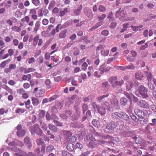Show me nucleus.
Listing matches in <instances>:
<instances>
[{"mask_svg": "<svg viewBox=\"0 0 156 156\" xmlns=\"http://www.w3.org/2000/svg\"><path fill=\"white\" fill-rule=\"evenodd\" d=\"M115 123L114 121H111L108 123L105 126H103V128L105 131L107 133H109L110 131L114 130L116 127H117V129H122L124 125L123 122L122 120H119L116 123Z\"/></svg>", "mask_w": 156, "mask_h": 156, "instance_id": "nucleus-1", "label": "nucleus"}, {"mask_svg": "<svg viewBox=\"0 0 156 156\" xmlns=\"http://www.w3.org/2000/svg\"><path fill=\"white\" fill-rule=\"evenodd\" d=\"M29 129L32 134L34 135L36 134L41 136L42 135V131L40 128L39 126L37 124H35L34 126L30 127Z\"/></svg>", "mask_w": 156, "mask_h": 156, "instance_id": "nucleus-2", "label": "nucleus"}, {"mask_svg": "<svg viewBox=\"0 0 156 156\" xmlns=\"http://www.w3.org/2000/svg\"><path fill=\"white\" fill-rule=\"evenodd\" d=\"M147 89L143 85H140L137 89L136 92H138L143 98L148 97L147 94Z\"/></svg>", "mask_w": 156, "mask_h": 156, "instance_id": "nucleus-3", "label": "nucleus"}, {"mask_svg": "<svg viewBox=\"0 0 156 156\" xmlns=\"http://www.w3.org/2000/svg\"><path fill=\"white\" fill-rule=\"evenodd\" d=\"M43 41L38 34L36 35L34 37L32 43V45L34 47H36L37 45L40 47L43 44Z\"/></svg>", "mask_w": 156, "mask_h": 156, "instance_id": "nucleus-4", "label": "nucleus"}, {"mask_svg": "<svg viewBox=\"0 0 156 156\" xmlns=\"http://www.w3.org/2000/svg\"><path fill=\"white\" fill-rule=\"evenodd\" d=\"M96 50L97 52H98L100 51L101 52V55L104 56H108L109 52V51L107 49L105 50L103 46L101 45H99L97 47Z\"/></svg>", "mask_w": 156, "mask_h": 156, "instance_id": "nucleus-5", "label": "nucleus"}, {"mask_svg": "<svg viewBox=\"0 0 156 156\" xmlns=\"http://www.w3.org/2000/svg\"><path fill=\"white\" fill-rule=\"evenodd\" d=\"M137 104L142 108L147 109L149 107V105L148 102L144 100H141L139 101L137 103Z\"/></svg>", "mask_w": 156, "mask_h": 156, "instance_id": "nucleus-6", "label": "nucleus"}, {"mask_svg": "<svg viewBox=\"0 0 156 156\" xmlns=\"http://www.w3.org/2000/svg\"><path fill=\"white\" fill-rule=\"evenodd\" d=\"M135 140L136 144H140L141 145L143 146H146V141L143 140L140 137H136L135 138Z\"/></svg>", "mask_w": 156, "mask_h": 156, "instance_id": "nucleus-7", "label": "nucleus"}, {"mask_svg": "<svg viewBox=\"0 0 156 156\" xmlns=\"http://www.w3.org/2000/svg\"><path fill=\"white\" fill-rule=\"evenodd\" d=\"M134 112L135 114L138 116L140 119H144V118L143 117V116L145 115L144 113L142 110L137 109L135 110Z\"/></svg>", "mask_w": 156, "mask_h": 156, "instance_id": "nucleus-8", "label": "nucleus"}, {"mask_svg": "<svg viewBox=\"0 0 156 156\" xmlns=\"http://www.w3.org/2000/svg\"><path fill=\"white\" fill-rule=\"evenodd\" d=\"M83 11L84 14L88 17L92 18L93 14L91 9L88 7H85L83 9Z\"/></svg>", "mask_w": 156, "mask_h": 156, "instance_id": "nucleus-9", "label": "nucleus"}, {"mask_svg": "<svg viewBox=\"0 0 156 156\" xmlns=\"http://www.w3.org/2000/svg\"><path fill=\"white\" fill-rule=\"evenodd\" d=\"M124 83V80H121L120 81H118L117 80L112 85V86L114 88H117L118 87H120Z\"/></svg>", "mask_w": 156, "mask_h": 156, "instance_id": "nucleus-10", "label": "nucleus"}, {"mask_svg": "<svg viewBox=\"0 0 156 156\" xmlns=\"http://www.w3.org/2000/svg\"><path fill=\"white\" fill-rule=\"evenodd\" d=\"M20 69L22 72H23L25 74L33 72L35 70L34 69L32 68H29L28 69H27L25 67H21L20 68Z\"/></svg>", "mask_w": 156, "mask_h": 156, "instance_id": "nucleus-11", "label": "nucleus"}, {"mask_svg": "<svg viewBox=\"0 0 156 156\" xmlns=\"http://www.w3.org/2000/svg\"><path fill=\"white\" fill-rule=\"evenodd\" d=\"M135 76V78L138 80H141L144 77L143 73L139 71L136 73Z\"/></svg>", "mask_w": 156, "mask_h": 156, "instance_id": "nucleus-12", "label": "nucleus"}, {"mask_svg": "<svg viewBox=\"0 0 156 156\" xmlns=\"http://www.w3.org/2000/svg\"><path fill=\"white\" fill-rule=\"evenodd\" d=\"M97 142L98 141L94 138L90 141L88 144V146L91 148L95 147L98 145Z\"/></svg>", "mask_w": 156, "mask_h": 156, "instance_id": "nucleus-13", "label": "nucleus"}, {"mask_svg": "<svg viewBox=\"0 0 156 156\" xmlns=\"http://www.w3.org/2000/svg\"><path fill=\"white\" fill-rule=\"evenodd\" d=\"M8 53L4 55V58H7L9 56L10 57L13 56L14 53V51L12 48H10L8 50Z\"/></svg>", "mask_w": 156, "mask_h": 156, "instance_id": "nucleus-14", "label": "nucleus"}, {"mask_svg": "<svg viewBox=\"0 0 156 156\" xmlns=\"http://www.w3.org/2000/svg\"><path fill=\"white\" fill-rule=\"evenodd\" d=\"M122 112L119 113L118 112H115L112 113V116L114 119H119L122 118Z\"/></svg>", "mask_w": 156, "mask_h": 156, "instance_id": "nucleus-15", "label": "nucleus"}, {"mask_svg": "<svg viewBox=\"0 0 156 156\" xmlns=\"http://www.w3.org/2000/svg\"><path fill=\"white\" fill-rule=\"evenodd\" d=\"M31 100L33 105L35 106H37L40 103L39 99L35 97H32Z\"/></svg>", "mask_w": 156, "mask_h": 156, "instance_id": "nucleus-16", "label": "nucleus"}, {"mask_svg": "<svg viewBox=\"0 0 156 156\" xmlns=\"http://www.w3.org/2000/svg\"><path fill=\"white\" fill-rule=\"evenodd\" d=\"M11 61V60L9 59L2 62L0 64V68L1 69L4 68L6 66V64L9 63Z\"/></svg>", "mask_w": 156, "mask_h": 156, "instance_id": "nucleus-17", "label": "nucleus"}, {"mask_svg": "<svg viewBox=\"0 0 156 156\" xmlns=\"http://www.w3.org/2000/svg\"><path fill=\"white\" fill-rule=\"evenodd\" d=\"M67 30L64 29L62 30L59 34V36L60 38H64L66 37Z\"/></svg>", "mask_w": 156, "mask_h": 156, "instance_id": "nucleus-18", "label": "nucleus"}, {"mask_svg": "<svg viewBox=\"0 0 156 156\" xmlns=\"http://www.w3.org/2000/svg\"><path fill=\"white\" fill-rule=\"evenodd\" d=\"M82 9V5H79L78 6L77 9H75L74 11V13L76 15H79L81 12V11Z\"/></svg>", "mask_w": 156, "mask_h": 156, "instance_id": "nucleus-19", "label": "nucleus"}, {"mask_svg": "<svg viewBox=\"0 0 156 156\" xmlns=\"http://www.w3.org/2000/svg\"><path fill=\"white\" fill-rule=\"evenodd\" d=\"M145 75L147 77V79L148 81H151L152 78V75L151 72L145 71L144 72Z\"/></svg>", "mask_w": 156, "mask_h": 156, "instance_id": "nucleus-20", "label": "nucleus"}, {"mask_svg": "<svg viewBox=\"0 0 156 156\" xmlns=\"http://www.w3.org/2000/svg\"><path fill=\"white\" fill-rule=\"evenodd\" d=\"M66 147L69 151H72L74 150L75 148V146L74 144L70 143H68L67 144Z\"/></svg>", "mask_w": 156, "mask_h": 156, "instance_id": "nucleus-21", "label": "nucleus"}, {"mask_svg": "<svg viewBox=\"0 0 156 156\" xmlns=\"http://www.w3.org/2000/svg\"><path fill=\"white\" fill-rule=\"evenodd\" d=\"M117 78L116 76H111L108 79V81L112 85L113 83L117 80Z\"/></svg>", "mask_w": 156, "mask_h": 156, "instance_id": "nucleus-22", "label": "nucleus"}, {"mask_svg": "<svg viewBox=\"0 0 156 156\" xmlns=\"http://www.w3.org/2000/svg\"><path fill=\"white\" fill-rule=\"evenodd\" d=\"M64 134L65 137L66 139L69 138L72 135V133L69 131H64Z\"/></svg>", "mask_w": 156, "mask_h": 156, "instance_id": "nucleus-23", "label": "nucleus"}, {"mask_svg": "<svg viewBox=\"0 0 156 156\" xmlns=\"http://www.w3.org/2000/svg\"><path fill=\"white\" fill-rule=\"evenodd\" d=\"M94 138L93 135L91 133H89L86 135V141H90Z\"/></svg>", "mask_w": 156, "mask_h": 156, "instance_id": "nucleus-24", "label": "nucleus"}, {"mask_svg": "<svg viewBox=\"0 0 156 156\" xmlns=\"http://www.w3.org/2000/svg\"><path fill=\"white\" fill-rule=\"evenodd\" d=\"M133 133V131H125L123 133V135L124 136L129 137L132 136Z\"/></svg>", "mask_w": 156, "mask_h": 156, "instance_id": "nucleus-25", "label": "nucleus"}, {"mask_svg": "<svg viewBox=\"0 0 156 156\" xmlns=\"http://www.w3.org/2000/svg\"><path fill=\"white\" fill-rule=\"evenodd\" d=\"M26 134L25 130L24 129L21 130L20 131H17V134L19 137H22Z\"/></svg>", "mask_w": 156, "mask_h": 156, "instance_id": "nucleus-26", "label": "nucleus"}, {"mask_svg": "<svg viewBox=\"0 0 156 156\" xmlns=\"http://www.w3.org/2000/svg\"><path fill=\"white\" fill-rule=\"evenodd\" d=\"M48 127L50 129L53 131L55 132H56L57 131L58 129L55 126L51 124H49Z\"/></svg>", "mask_w": 156, "mask_h": 156, "instance_id": "nucleus-27", "label": "nucleus"}, {"mask_svg": "<svg viewBox=\"0 0 156 156\" xmlns=\"http://www.w3.org/2000/svg\"><path fill=\"white\" fill-rule=\"evenodd\" d=\"M124 94L131 101L132 97H133V95L132 93H128L127 91H125L124 92Z\"/></svg>", "mask_w": 156, "mask_h": 156, "instance_id": "nucleus-28", "label": "nucleus"}, {"mask_svg": "<svg viewBox=\"0 0 156 156\" xmlns=\"http://www.w3.org/2000/svg\"><path fill=\"white\" fill-rule=\"evenodd\" d=\"M97 110L98 111L99 113L101 115L104 114L106 112V109L105 108H103L102 106L101 108L99 107Z\"/></svg>", "mask_w": 156, "mask_h": 156, "instance_id": "nucleus-29", "label": "nucleus"}, {"mask_svg": "<svg viewBox=\"0 0 156 156\" xmlns=\"http://www.w3.org/2000/svg\"><path fill=\"white\" fill-rule=\"evenodd\" d=\"M122 118L121 119H124L126 121H129V117L126 113L122 112Z\"/></svg>", "mask_w": 156, "mask_h": 156, "instance_id": "nucleus-30", "label": "nucleus"}, {"mask_svg": "<svg viewBox=\"0 0 156 156\" xmlns=\"http://www.w3.org/2000/svg\"><path fill=\"white\" fill-rule=\"evenodd\" d=\"M102 25V23L101 22H99L95 25L90 30L91 31L94 30L95 29L98 28L99 27Z\"/></svg>", "mask_w": 156, "mask_h": 156, "instance_id": "nucleus-31", "label": "nucleus"}, {"mask_svg": "<svg viewBox=\"0 0 156 156\" xmlns=\"http://www.w3.org/2000/svg\"><path fill=\"white\" fill-rule=\"evenodd\" d=\"M111 104L114 107H117L118 105V101L116 98H113L111 101Z\"/></svg>", "mask_w": 156, "mask_h": 156, "instance_id": "nucleus-32", "label": "nucleus"}, {"mask_svg": "<svg viewBox=\"0 0 156 156\" xmlns=\"http://www.w3.org/2000/svg\"><path fill=\"white\" fill-rule=\"evenodd\" d=\"M143 27L142 25H141L138 26H131V27L132 29L134 31L136 32L137 31L140 30V29Z\"/></svg>", "mask_w": 156, "mask_h": 156, "instance_id": "nucleus-33", "label": "nucleus"}, {"mask_svg": "<svg viewBox=\"0 0 156 156\" xmlns=\"http://www.w3.org/2000/svg\"><path fill=\"white\" fill-rule=\"evenodd\" d=\"M11 29L12 31L16 32H20L21 30L20 28L16 26H12L11 27Z\"/></svg>", "mask_w": 156, "mask_h": 156, "instance_id": "nucleus-34", "label": "nucleus"}, {"mask_svg": "<svg viewBox=\"0 0 156 156\" xmlns=\"http://www.w3.org/2000/svg\"><path fill=\"white\" fill-rule=\"evenodd\" d=\"M55 1L52 0L51 1L48 7V9L49 10H52L53 9L54 7L55 6Z\"/></svg>", "mask_w": 156, "mask_h": 156, "instance_id": "nucleus-35", "label": "nucleus"}, {"mask_svg": "<svg viewBox=\"0 0 156 156\" xmlns=\"http://www.w3.org/2000/svg\"><path fill=\"white\" fill-rule=\"evenodd\" d=\"M127 101V99L126 98H122L120 100V104L123 106L125 105Z\"/></svg>", "mask_w": 156, "mask_h": 156, "instance_id": "nucleus-36", "label": "nucleus"}, {"mask_svg": "<svg viewBox=\"0 0 156 156\" xmlns=\"http://www.w3.org/2000/svg\"><path fill=\"white\" fill-rule=\"evenodd\" d=\"M19 152L16 154V156H27V154L25 152L21 150H19Z\"/></svg>", "mask_w": 156, "mask_h": 156, "instance_id": "nucleus-37", "label": "nucleus"}, {"mask_svg": "<svg viewBox=\"0 0 156 156\" xmlns=\"http://www.w3.org/2000/svg\"><path fill=\"white\" fill-rule=\"evenodd\" d=\"M36 142L37 144L39 146L44 144V142L43 139L41 138H39L36 140Z\"/></svg>", "mask_w": 156, "mask_h": 156, "instance_id": "nucleus-38", "label": "nucleus"}, {"mask_svg": "<svg viewBox=\"0 0 156 156\" xmlns=\"http://www.w3.org/2000/svg\"><path fill=\"white\" fill-rule=\"evenodd\" d=\"M109 95L108 93H107L106 94L103 95L102 96L100 97H99L98 98V100L99 102H101L103 100V99L105 98L108 97Z\"/></svg>", "mask_w": 156, "mask_h": 156, "instance_id": "nucleus-39", "label": "nucleus"}, {"mask_svg": "<svg viewBox=\"0 0 156 156\" xmlns=\"http://www.w3.org/2000/svg\"><path fill=\"white\" fill-rule=\"evenodd\" d=\"M26 111V109L25 108L22 109L21 108H17L16 109L15 113H22Z\"/></svg>", "mask_w": 156, "mask_h": 156, "instance_id": "nucleus-40", "label": "nucleus"}, {"mask_svg": "<svg viewBox=\"0 0 156 156\" xmlns=\"http://www.w3.org/2000/svg\"><path fill=\"white\" fill-rule=\"evenodd\" d=\"M102 106L106 109H108L110 106L109 103L106 101L103 102L102 104Z\"/></svg>", "mask_w": 156, "mask_h": 156, "instance_id": "nucleus-41", "label": "nucleus"}, {"mask_svg": "<svg viewBox=\"0 0 156 156\" xmlns=\"http://www.w3.org/2000/svg\"><path fill=\"white\" fill-rule=\"evenodd\" d=\"M21 21L23 23L25 22L28 23L30 21L29 16H26L24 18L21 19Z\"/></svg>", "mask_w": 156, "mask_h": 156, "instance_id": "nucleus-42", "label": "nucleus"}, {"mask_svg": "<svg viewBox=\"0 0 156 156\" xmlns=\"http://www.w3.org/2000/svg\"><path fill=\"white\" fill-rule=\"evenodd\" d=\"M51 82L48 79H47L45 81V84L47 87L48 89H49L51 88Z\"/></svg>", "mask_w": 156, "mask_h": 156, "instance_id": "nucleus-43", "label": "nucleus"}, {"mask_svg": "<svg viewBox=\"0 0 156 156\" xmlns=\"http://www.w3.org/2000/svg\"><path fill=\"white\" fill-rule=\"evenodd\" d=\"M22 13L20 11H18L16 12L15 14V16L18 19H20L21 18Z\"/></svg>", "mask_w": 156, "mask_h": 156, "instance_id": "nucleus-44", "label": "nucleus"}, {"mask_svg": "<svg viewBox=\"0 0 156 156\" xmlns=\"http://www.w3.org/2000/svg\"><path fill=\"white\" fill-rule=\"evenodd\" d=\"M113 14L112 11L110 12L108 15L107 18L110 19V20H112L114 19L113 16Z\"/></svg>", "mask_w": 156, "mask_h": 156, "instance_id": "nucleus-45", "label": "nucleus"}, {"mask_svg": "<svg viewBox=\"0 0 156 156\" xmlns=\"http://www.w3.org/2000/svg\"><path fill=\"white\" fill-rule=\"evenodd\" d=\"M73 23L76 24V26L77 27H79L81 26V24L80 23V20H79L75 19L73 20Z\"/></svg>", "mask_w": 156, "mask_h": 156, "instance_id": "nucleus-46", "label": "nucleus"}, {"mask_svg": "<svg viewBox=\"0 0 156 156\" xmlns=\"http://www.w3.org/2000/svg\"><path fill=\"white\" fill-rule=\"evenodd\" d=\"M5 51V48H4L2 49L0 51V58L2 59H4L6 58H4V55H3Z\"/></svg>", "mask_w": 156, "mask_h": 156, "instance_id": "nucleus-47", "label": "nucleus"}, {"mask_svg": "<svg viewBox=\"0 0 156 156\" xmlns=\"http://www.w3.org/2000/svg\"><path fill=\"white\" fill-rule=\"evenodd\" d=\"M92 123L95 127H98L99 126V122L96 119L93 120L92 121Z\"/></svg>", "mask_w": 156, "mask_h": 156, "instance_id": "nucleus-48", "label": "nucleus"}, {"mask_svg": "<svg viewBox=\"0 0 156 156\" xmlns=\"http://www.w3.org/2000/svg\"><path fill=\"white\" fill-rule=\"evenodd\" d=\"M62 152L63 156H73L72 154L65 151H62Z\"/></svg>", "mask_w": 156, "mask_h": 156, "instance_id": "nucleus-49", "label": "nucleus"}, {"mask_svg": "<svg viewBox=\"0 0 156 156\" xmlns=\"http://www.w3.org/2000/svg\"><path fill=\"white\" fill-rule=\"evenodd\" d=\"M53 122L57 126H63V123L62 122H61L57 120H54L53 121Z\"/></svg>", "mask_w": 156, "mask_h": 156, "instance_id": "nucleus-50", "label": "nucleus"}, {"mask_svg": "<svg viewBox=\"0 0 156 156\" xmlns=\"http://www.w3.org/2000/svg\"><path fill=\"white\" fill-rule=\"evenodd\" d=\"M32 3L36 6L39 5L40 4L39 0H32Z\"/></svg>", "mask_w": 156, "mask_h": 156, "instance_id": "nucleus-51", "label": "nucleus"}, {"mask_svg": "<svg viewBox=\"0 0 156 156\" xmlns=\"http://www.w3.org/2000/svg\"><path fill=\"white\" fill-rule=\"evenodd\" d=\"M82 108L83 109V113L84 114L85 112L88 110V107L87 104H84L82 106Z\"/></svg>", "mask_w": 156, "mask_h": 156, "instance_id": "nucleus-52", "label": "nucleus"}, {"mask_svg": "<svg viewBox=\"0 0 156 156\" xmlns=\"http://www.w3.org/2000/svg\"><path fill=\"white\" fill-rule=\"evenodd\" d=\"M62 28H63V26H61V24H58L56 27L55 30L56 32H58L60 30H61Z\"/></svg>", "mask_w": 156, "mask_h": 156, "instance_id": "nucleus-53", "label": "nucleus"}, {"mask_svg": "<svg viewBox=\"0 0 156 156\" xmlns=\"http://www.w3.org/2000/svg\"><path fill=\"white\" fill-rule=\"evenodd\" d=\"M148 44L147 43H145V45L141 46L139 48V50L140 51L144 50L146 48L148 47Z\"/></svg>", "mask_w": 156, "mask_h": 156, "instance_id": "nucleus-54", "label": "nucleus"}, {"mask_svg": "<svg viewBox=\"0 0 156 156\" xmlns=\"http://www.w3.org/2000/svg\"><path fill=\"white\" fill-rule=\"evenodd\" d=\"M54 149L53 146L52 145H49L46 148V151L47 152H50L52 151Z\"/></svg>", "mask_w": 156, "mask_h": 156, "instance_id": "nucleus-55", "label": "nucleus"}, {"mask_svg": "<svg viewBox=\"0 0 156 156\" xmlns=\"http://www.w3.org/2000/svg\"><path fill=\"white\" fill-rule=\"evenodd\" d=\"M101 66H103L102 67V69L105 72H107L110 70V68L109 67H105V65H102Z\"/></svg>", "mask_w": 156, "mask_h": 156, "instance_id": "nucleus-56", "label": "nucleus"}, {"mask_svg": "<svg viewBox=\"0 0 156 156\" xmlns=\"http://www.w3.org/2000/svg\"><path fill=\"white\" fill-rule=\"evenodd\" d=\"M24 142L27 144H30L31 141L30 138L28 136L26 137L24 139Z\"/></svg>", "mask_w": 156, "mask_h": 156, "instance_id": "nucleus-57", "label": "nucleus"}, {"mask_svg": "<svg viewBox=\"0 0 156 156\" xmlns=\"http://www.w3.org/2000/svg\"><path fill=\"white\" fill-rule=\"evenodd\" d=\"M88 66V65L86 62H84L82 65V69L85 71Z\"/></svg>", "mask_w": 156, "mask_h": 156, "instance_id": "nucleus-58", "label": "nucleus"}, {"mask_svg": "<svg viewBox=\"0 0 156 156\" xmlns=\"http://www.w3.org/2000/svg\"><path fill=\"white\" fill-rule=\"evenodd\" d=\"M5 89L11 94H13V91L12 89L10 88L7 85L5 86Z\"/></svg>", "mask_w": 156, "mask_h": 156, "instance_id": "nucleus-59", "label": "nucleus"}, {"mask_svg": "<svg viewBox=\"0 0 156 156\" xmlns=\"http://www.w3.org/2000/svg\"><path fill=\"white\" fill-rule=\"evenodd\" d=\"M27 61L28 62V63L31 64L34 62L35 59L34 57L28 58L27 59Z\"/></svg>", "mask_w": 156, "mask_h": 156, "instance_id": "nucleus-60", "label": "nucleus"}, {"mask_svg": "<svg viewBox=\"0 0 156 156\" xmlns=\"http://www.w3.org/2000/svg\"><path fill=\"white\" fill-rule=\"evenodd\" d=\"M116 58H115L114 57H112L109 58L107 60L106 63L107 64H109L112 62L113 61L115 60Z\"/></svg>", "mask_w": 156, "mask_h": 156, "instance_id": "nucleus-61", "label": "nucleus"}, {"mask_svg": "<svg viewBox=\"0 0 156 156\" xmlns=\"http://www.w3.org/2000/svg\"><path fill=\"white\" fill-rule=\"evenodd\" d=\"M99 10L101 12H103L105 11L106 8L102 5H100L98 8Z\"/></svg>", "mask_w": 156, "mask_h": 156, "instance_id": "nucleus-62", "label": "nucleus"}, {"mask_svg": "<svg viewBox=\"0 0 156 156\" xmlns=\"http://www.w3.org/2000/svg\"><path fill=\"white\" fill-rule=\"evenodd\" d=\"M69 141L74 143L75 142L76 140V137L75 136H71L70 138H69Z\"/></svg>", "mask_w": 156, "mask_h": 156, "instance_id": "nucleus-63", "label": "nucleus"}, {"mask_svg": "<svg viewBox=\"0 0 156 156\" xmlns=\"http://www.w3.org/2000/svg\"><path fill=\"white\" fill-rule=\"evenodd\" d=\"M102 86L103 88H106L108 89L109 87V84L108 82L106 81L103 83L102 84Z\"/></svg>", "mask_w": 156, "mask_h": 156, "instance_id": "nucleus-64", "label": "nucleus"}]
</instances>
